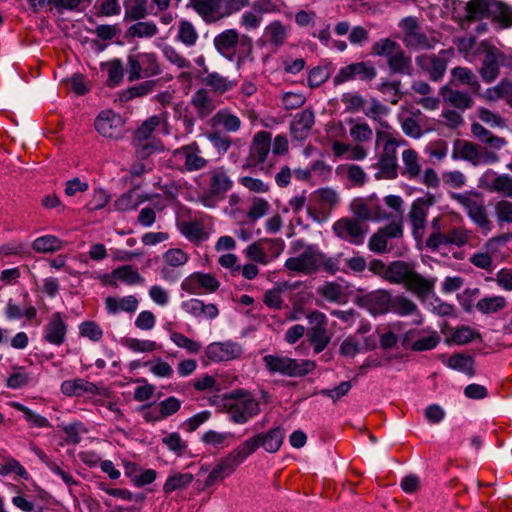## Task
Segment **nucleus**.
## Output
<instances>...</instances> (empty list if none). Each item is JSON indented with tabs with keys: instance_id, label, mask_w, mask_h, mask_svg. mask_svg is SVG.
<instances>
[{
	"instance_id": "39",
	"label": "nucleus",
	"mask_w": 512,
	"mask_h": 512,
	"mask_svg": "<svg viewBox=\"0 0 512 512\" xmlns=\"http://www.w3.org/2000/svg\"><path fill=\"white\" fill-rule=\"evenodd\" d=\"M123 5L126 22L139 21L148 15L147 0H125Z\"/></svg>"
},
{
	"instance_id": "29",
	"label": "nucleus",
	"mask_w": 512,
	"mask_h": 512,
	"mask_svg": "<svg viewBox=\"0 0 512 512\" xmlns=\"http://www.w3.org/2000/svg\"><path fill=\"white\" fill-rule=\"evenodd\" d=\"M238 43L239 34L235 29L225 30L214 38V45L217 51L230 59Z\"/></svg>"
},
{
	"instance_id": "23",
	"label": "nucleus",
	"mask_w": 512,
	"mask_h": 512,
	"mask_svg": "<svg viewBox=\"0 0 512 512\" xmlns=\"http://www.w3.org/2000/svg\"><path fill=\"white\" fill-rule=\"evenodd\" d=\"M498 0H470L466 3V19L476 21L484 18L491 19V13L498 9Z\"/></svg>"
},
{
	"instance_id": "27",
	"label": "nucleus",
	"mask_w": 512,
	"mask_h": 512,
	"mask_svg": "<svg viewBox=\"0 0 512 512\" xmlns=\"http://www.w3.org/2000/svg\"><path fill=\"white\" fill-rule=\"evenodd\" d=\"M351 209L355 217L353 219L365 224V222L386 217L382 209L375 205L370 206L368 202L363 199H355L351 204Z\"/></svg>"
},
{
	"instance_id": "21",
	"label": "nucleus",
	"mask_w": 512,
	"mask_h": 512,
	"mask_svg": "<svg viewBox=\"0 0 512 512\" xmlns=\"http://www.w3.org/2000/svg\"><path fill=\"white\" fill-rule=\"evenodd\" d=\"M314 122V113L310 109H305L296 114L290 125V132L293 139L298 141L305 140L309 136Z\"/></svg>"
},
{
	"instance_id": "47",
	"label": "nucleus",
	"mask_w": 512,
	"mask_h": 512,
	"mask_svg": "<svg viewBox=\"0 0 512 512\" xmlns=\"http://www.w3.org/2000/svg\"><path fill=\"white\" fill-rule=\"evenodd\" d=\"M193 479L194 477L191 473H174L167 478L163 491L166 494H170L176 490L185 489L191 484Z\"/></svg>"
},
{
	"instance_id": "7",
	"label": "nucleus",
	"mask_w": 512,
	"mask_h": 512,
	"mask_svg": "<svg viewBox=\"0 0 512 512\" xmlns=\"http://www.w3.org/2000/svg\"><path fill=\"white\" fill-rule=\"evenodd\" d=\"M452 158L454 160L462 159L470 162L474 166L482 163H493L498 160V156L485 147L474 142L456 139L453 143Z\"/></svg>"
},
{
	"instance_id": "45",
	"label": "nucleus",
	"mask_w": 512,
	"mask_h": 512,
	"mask_svg": "<svg viewBox=\"0 0 512 512\" xmlns=\"http://www.w3.org/2000/svg\"><path fill=\"white\" fill-rule=\"evenodd\" d=\"M390 312L400 316H408L417 313L418 307L411 299L404 295H392Z\"/></svg>"
},
{
	"instance_id": "34",
	"label": "nucleus",
	"mask_w": 512,
	"mask_h": 512,
	"mask_svg": "<svg viewBox=\"0 0 512 512\" xmlns=\"http://www.w3.org/2000/svg\"><path fill=\"white\" fill-rule=\"evenodd\" d=\"M182 308L194 317L205 316L213 319L218 315V308L214 304H204L199 299H190L182 303Z\"/></svg>"
},
{
	"instance_id": "56",
	"label": "nucleus",
	"mask_w": 512,
	"mask_h": 512,
	"mask_svg": "<svg viewBox=\"0 0 512 512\" xmlns=\"http://www.w3.org/2000/svg\"><path fill=\"white\" fill-rule=\"evenodd\" d=\"M61 240L53 235H46L37 238L33 244L32 248L37 252L48 253L54 252L61 248Z\"/></svg>"
},
{
	"instance_id": "14",
	"label": "nucleus",
	"mask_w": 512,
	"mask_h": 512,
	"mask_svg": "<svg viewBox=\"0 0 512 512\" xmlns=\"http://www.w3.org/2000/svg\"><path fill=\"white\" fill-rule=\"evenodd\" d=\"M310 323L313 326L309 329L307 336L315 354L322 352L330 343L331 337L327 332V319L324 313L320 311H313L308 316Z\"/></svg>"
},
{
	"instance_id": "30",
	"label": "nucleus",
	"mask_w": 512,
	"mask_h": 512,
	"mask_svg": "<svg viewBox=\"0 0 512 512\" xmlns=\"http://www.w3.org/2000/svg\"><path fill=\"white\" fill-rule=\"evenodd\" d=\"M111 277L113 279L106 281L105 283L114 288H118L116 280L125 282L128 285L141 284L144 282V278L131 265H124L114 269L111 272Z\"/></svg>"
},
{
	"instance_id": "35",
	"label": "nucleus",
	"mask_w": 512,
	"mask_h": 512,
	"mask_svg": "<svg viewBox=\"0 0 512 512\" xmlns=\"http://www.w3.org/2000/svg\"><path fill=\"white\" fill-rule=\"evenodd\" d=\"M258 440L259 439L255 434L253 437L248 438L237 448L228 453V456L237 467L243 463L250 455L257 451L258 448H260Z\"/></svg>"
},
{
	"instance_id": "13",
	"label": "nucleus",
	"mask_w": 512,
	"mask_h": 512,
	"mask_svg": "<svg viewBox=\"0 0 512 512\" xmlns=\"http://www.w3.org/2000/svg\"><path fill=\"white\" fill-rule=\"evenodd\" d=\"M271 140L272 135L270 132H257L252 139L251 145L249 147V155L243 167L254 168L260 165V169L263 170V164L266 161L271 149Z\"/></svg>"
},
{
	"instance_id": "3",
	"label": "nucleus",
	"mask_w": 512,
	"mask_h": 512,
	"mask_svg": "<svg viewBox=\"0 0 512 512\" xmlns=\"http://www.w3.org/2000/svg\"><path fill=\"white\" fill-rule=\"evenodd\" d=\"M221 401H224V406L228 408L230 420L236 424H245L259 413L258 401L244 389H237L222 399L219 395L210 398L213 405H218Z\"/></svg>"
},
{
	"instance_id": "48",
	"label": "nucleus",
	"mask_w": 512,
	"mask_h": 512,
	"mask_svg": "<svg viewBox=\"0 0 512 512\" xmlns=\"http://www.w3.org/2000/svg\"><path fill=\"white\" fill-rule=\"evenodd\" d=\"M342 257V253L337 254L336 256L330 257L326 254L316 250V266L317 272L319 270H323L330 275H335L338 271H340V258Z\"/></svg>"
},
{
	"instance_id": "22",
	"label": "nucleus",
	"mask_w": 512,
	"mask_h": 512,
	"mask_svg": "<svg viewBox=\"0 0 512 512\" xmlns=\"http://www.w3.org/2000/svg\"><path fill=\"white\" fill-rule=\"evenodd\" d=\"M193 9L207 23H214L225 17L222 14V0H190Z\"/></svg>"
},
{
	"instance_id": "28",
	"label": "nucleus",
	"mask_w": 512,
	"mask_h": 512,
	"mask_svg": "<svg viewBox=\"0 0 512 512\" xmlns=\"http://www.w3.org/2000/svg\"><path fill=\"white\" fill-rule=\"evenodd\" d=\"M196 285L213 293L218 290L220 283L212 274L197 272L191 275L188 282L182 284V288L189 293H195Z\"/></svg>"
},
{
	"instance_id": "31",
	"label": "nucleus",
	"mask_w": 512,
	"mask_h": 512,
	"mask_svg": "<svg viewBox=\"0 0 512 512\" xmlns=\"http://www.w3.org/2000/svg\"><path fill=\"white\" fill-rule=\"evenodd\" d=\"M256 436L259 439L260 447L268 453H275L283 443L285 432L281 427H275L267 432L257 433Z\"/></svg>"
},
{
	"instance_id": "2",
	"label": "nucleus",
	"mask_w": 512,
	"mask_h": 512,
	"mask_svg": "<svg viewBox=\"0 0 512 512\" xmlns=\"http://www.w3.org/2000/svg\"><path fill=\"white\" fill-rule=\"evenodd\" d=\"M370 54L386 59L387 67L392 74L412 76L414 72L410 55L401 45L391 38H381L371 46Z\"/></svg>"
},
{
	"instance_id": "55",
	"label": "nucleus",
	"mask_w": 512,
	"mask_h": 512,
	"mask_svg": "<svg viewBox=\"0 0 512 512\" xmlns=\"http://www.w3.org/2000/svg\"><path fill=\"white\" fill-rule=\"evenodd\" d=\"M341 101L345 105V111L350 113L363 110L366 105V100L357 91L343 93Z\"/></svg>"
},
{
	"instance_id": "20",
	"label": "nucleus",
	"mask_w": 512,
	"mask_h": 512,
	"mask_svg": "<svg viewBox=\"0 0 512 512\" xmlns=\"http://www.w3.org/2000/svg\"><path fill=\"white\" fill-rule=\"evenodd\" d=\"M241 347L234 342H214L208 345L206 357L214 362L229 361L240 356Z\"/></svg>"
},
{
	"instance_id": "32",
	"label": "nucleus",
	"mask_w": 512,
	"mask_h": 512,
	"mask_svg": "<svg viewBox=\"0 0 512 512\" xmlns=\"http://www.w3.org/2000/svg\"><path fill=\"white\" fill-rule=\"evenodd\" d=\"M191 105L200 119L208 117L216 108L214 101L206 89H198L192 96Z\"/></svg>"
},
{
	"instance_id": "9",
	"label": "nucleus",
	"mask_w": 512,
	"mask_h": 512,
	"mask_svg": "<svg viewBox=\"0 0 512 512\" xmlns=\"http://www.w3.org/2000/svg\"><path fill=\"white\" fill-rule=\"evenodd\" d=\"M453 48L441 50L438 55L435 54H423L415 58L418 67L425 72L431 81H440L448 65L449 57L453 56Z\"/></svg>"
},
{
	"instance_id": "53",
	"label": "nucleus",
	"mask_w": 512,
	"mask_h": 512,
	"mask_svg": "<svg viewBox=\"0 0 512 512\" xmlns=\"http://www.w3.org/2000/svg\"><path fill=\"white\" fill-rule=\"evenodd\" d=\"M158 34V27L153 22L137 21L127 29V35L137 38H151Z\"/></svg>"
},
{
	"instance_id": "61",
	"label": "nucleus",
	"mask_w": 512,
	"mask_h": 512,
	"mask_svg": "<svg viewBox=\"0 0 512 512\" xmlns=\"http://www.w3.org/2000/svg\"><path fill=\"white\" fill-rule=\"evenodd\" d=\"M488 189L505 197H512V177L509 175H499L489 184Z\"/></svg>"
},
{
	"instance_id": "44",
	"label": "nucleus",
	"mask_w": 512,
	"mask_h": 512,
	"mask_svg": "<svg viewBox=\"0 0 512 512\" xmlns=\"http://www.w3.org/2000/svg\"><path fill=\"white\" fill-rule=\"evenodd\" d=\"M427 212L412 204L408 217L412 226V234L416 240L422 239L425 233Z\"/></svg>"
},
{
	"instance_id": "15",
	"label": "nucleus",
	"mask_w": 512,
	"mask_h": 512,
	"mask_svg": "<svg viewBox=\"0 0 512 512\" xmlns=\"http://www.w3.org/2000/svg\"><path fill=\"white\" fill-rule=\"evenodd\" d=\"M332 228L337 237L355 245L363 243L368 230L367 225L350 217L337 220Z\"/></svg>"
},
{
	"instance_id": "38",
	"label": "nucleus",
	"mask_w": 512,
	"mask_h": 512,
	"mask_svg": "<svg viewBox=\"0 0 512 512\" xmlns=\"http://www.w3.org/2000/svg\"><path fill=\"white\" fill-rule=\"evenodd\" d=\"M471 133L480 142L486 144L492 149L499 150L506 144L504 138L493 135L488 129L478 122L471 124Z\"/></svg>"
},
{
	"instance_id": "52",
	"label": "nucleus",
	"mask_w": 512,
	"mask_h": 512,
	"mask_svg": "<svg viewBox=\"0 0 512 512\" xmlns=\"http://www.w3.org/2000/svg\"><path fill=\"white\" fill-rule=\"evenodd\" d=\"M202 83L219 94H223L233 87L231 81L216 72L208 73L207 76L202 79Z\"/></svg>"
},
{
	"instance_id": "11",
	"label": "nucleus",
	"mask_w": 512,
	"mask_h": 512,
	"mask_svg": "<svg viewBox=\"0 0 512 512\" xmlns=\"http://www.w3.org/2000/svg\"><path fill=\"white\" fill-rule=\"evenodd\" d=\"M451 197L465 208L469 217L483 232L487 233L492 230V222L489 220L482 202L471 198L467 193H452Z\"/></svg>"
},
{
	"instance_id": "43",
	"label": "nucleus",
	"mask_w": 512,
	"mask_h": 512,
	"mask_svg": "<svg viewBox=\"0 0 512 512\" xmlns=\"http://www.w3.org/2000/svg\"><path fill=\"white\" fill-rule=\"evenodd\" d=\"M160 117L157 115L151 116L145 120L134 132L132 142L152 141L158 140L153 137V133L160 124Z\"/></svg>"
},
{
	"instance_id": "51",
	"label": "nucleus",
	"mask_w": 512,
	"mask_h": 512,
	"mask_svg": "<svg viewBox=\"0 0 512 512\" xmlns=\"http://www.w3.org/2000/svg\"><path fill=\"white\" fill-rule=\"evenodd\" d=\"M506 305L507 302L503 296H492L479 300L476 308L483 314H492L504 309Z\"/></svg>"
},
{
	"instance_id": "36",
	"label": "nucleus",
	"mask_w": 512,
	"mask_h": 512,
	"mask_svg": "<svg viewBox=\"0 0 512 512\" xmlns=\"http://www.w3.org/2000/svg\"><path fill=\"white\" fill-rule=\"evenodd\" d=\"M403 168L402 176L412 180L421 174V164L419 162L418 153L413 149H406L402 152Z\"/></svg>"
},
{
	"instance_id": "4",
	"label": "nucleus",
	"mask_w": 512,
	"mask_h": 512,
	"mask_svg": "<svg viewBox=\"0 0 512 512\" xmlns=\"http://www.w3.org/2000/svg\"><path fill=\"white\" fill-rule=\"evenodd\" d=\"M263 363L270 373H279L289 377H301L315 369L311 360H297L281 355H266Z\"/></svg>"
},
{
	"instance_id": "10",
	"label": "nucleus",
	"mask_w": 512,
	"mask_h": 512,
	"mask_svg": "<svg viewBox=\"0 0 512 512\" xmlns=\"http://www.w3.org/2000/svg\"><path fill=\"white\" fill-rule=\"evenodd\" d=\"M376 76V67L370 60L359 61L340 68L333 78V83L335 86H338L354 80L371 82L376 78Z\"/></svg>"
},
{
	"instance_id": "16",
	"label": "nucleus",
	"mask_w": 512,
	"mask_h": 512,
	"mask_svg": "<svg viewBox=\"0 0 512 512\" xmlns=\"http://www.w3.org/2000/svg\"><path fill=\"white\" fill-rule=\"evenodd\" d=\"M393 141H388L383 145V150L379 155L377 166L379 170L375 173L377 180H393L398 177L397 147Z\"/></svg>"
},
{
	"instance_id": "60",
	"label": "nucleus",
	"mask_w": 512,
	"mask_h": 512,
	"mask_svg": "<svg viewBox=\"0 0 512 512\" xmlns=\"http://www.w3.org/2000/svg\"><path fill=\"white\" fill-rule=\"evenodd\" d=\"M499 7L492 11L491 19L499 23L501 28L512 26V8L498 0Z\"/></svg>"
},
{
	"instance_id": "54",
	"label": "nucleus",
	"mask_w": 512,
	"mask_h": 512,
	"mask_svg": "<svg viewBox=\"0 0 512 512\" xmlns=\"http://www.w3.org/2000/svg\"><path fill=\"white\" fill-rule=\"evenodd\" d=\"M205 136L220 155L225 154L232 145L231 138L220 130L207 132Z\"/></svg>"
},
{
	"instance_id": "19",
	"label": "nucleus",
	"mask_w": 512,
	"mask_h": 512,
	"mask_svg": "<svg viewBox=\"0 0 512 512\" xmlns=\"http://www.w3.org/2000/svg\"><path fill=\"white\" fill-rule=\"evenodd\" d=\"M316 261V249L307 246L299 256L288 258L285 261V267L293 272L311 275L317 272Z\"/></svg>"
},
{
	"instance_id": "40",
	"label": "nucleus",
	"mask_w": 512,
	"mask_h": 512,
	"mask_svg": "<svg viewBox=\"0 0 512 512\" xmlns=\"http://www.w3.org/2000/svg\"><path fill=\"white\" fill-rule=\"evenodd\" d=\"M105 305L108 313L110 314H116L119 311L132 313L138 307V300L133 295H129L121 299L110 296L105 299Z\"/></svg>"
},
{
	"instance_id": "59",
	"label": "nucleus",
	"mask_w": 512,
	"mask_h": 512,
	"mask_svg": "<svg viewBox=\"0 0 512 512\" xmlns=\"http://www.w3.org/2000/svg\"><path fill=\"white\" fill-rule=\"evenodd\" d=\"M162 443L178 456H182L188 448L186 441L181 438L178 432L168 433L162 438Z\"/></svg>"
},
{
	"instance_id": "8",
	"label": "nucleus",
	"mask_w": 512,
	"mask_h": 512,
	"mask_svg": "<svg viewBox=\"0 0 512 512\" xmlns=\"http://www.w3.org/2000/svg\"><path fill=\"white\" fill-rule=\"evenodd\" d=\"M440 339L441 337L437 331L413 328L401 336L400 343L405 350L423 352L434 349L439 344Z\"/></svg>"
},
{
	"instance_id": "46",
	"label": "nucleus",
	"mask_w": 512,
	"mask_h": 512,
	"mask_svg": "<svg viewBox=\"0 0 512 512\" xmlns=\"http://www.w3.org/2000/svg\"><path fill=\"white\" fill-rule=\"evenodd\" d=\"M157 85L156 80H148L136 86L130 87L120 93L119 99L121 102H127L136 97H142L151 93Z\"/></svg>"
},
{
	"instance_id": "63",
	"label": "nucleus",
	"mask_w": 512,
	"mask_h": 512,
	"mask_svg": "<svg viewBox=\"0 0 512 512\" xmlns=\"http://www.w3.org/2000/svg\"><path fill=\"white\" fill-rule=\"evenodd\" d=\"M345 171L346 176L355 186H363L366 181V173L364 170L355 164L342 165L337 168V172Z\"/></svg>"
},
{
	"instance_id": "49",
	"label": "nucleus",
	"mask_w": 512,
	"mask_h": 512,
	"mask_svg": "<svg viewBox=\"0 0 512 512\" xmlns=\"http://www.w3.org/2000/svg\"><path fill=\"white\" fill-rule=\"evenodd\" d=\"M135 155L140 160H145L156 152L164 150L161 140L132 142Z\"/></svg>"
},
{
	"instance_id": "58",
	"label": "nucleus",
	"mask_w": 512,
	"mask_h": 512,
	"mask_svg": "<svg viewBox=\"0 0 512 512\" xmlns=\"http://www.w3.org/2000/svg\"><path fill=\"white\" fill-rule=\"evenodd\" d=\"M233 434L229 432H217L214 430H208L201 436V441L205 445H209L215 448H222L227 446L228 438L232 437Z\"/></svg>"
},
{
	"instance_id": "17",
	"label": "nucleus",
	"mask_w": 512,
	"mask_h": 512,
	"mask_svg": "<svg viewBox=\"0 0 512 512\" xmlns=\"http://www.w3.org/2000/svg\"><path fill=\"white\" fill-rule=\"evenodd\" d=\"M124 124V119L112 110L101 111L94 121L97 132L103 137L112 139L123 136Z\"/></svg>"
},
{
	"instance_id": "41",
	"label": "nucleus",
	"mask_w": 512,
	"mask_h": 512,
	"mask_svg": "<svg viewBox=\"0 0 512 512\" xmlns=\"http://www.w3.org/2000/svg\"><path fill=\"white\" fill-rule=\"evenodd\" d=\"M11 407L15 408L16 410L22 412L24 419L29 424V427L31 428H50L51 424L48 421V419L32 409L26 407L20 402L11 401L8 403Z\"/></svg>"
},
{
	"instance_id": "25",
	"label": "nucleus",
	"mask_w": 512,
	"mask_h": 512,
	"mask_svg": "<svg viewBox=\"0 0 512 512\" xmlns=\"http://www.w3.org/2000/svg\"><path fill=\"white\" fill-rule=\"evenodd\" d=\"M439 92L445 103L457 109H469L474 104L469 94L453 89V86L450 84L442 86Z\"/></svg>"
},
{
	"instance_id": "50",
	"label": "nucleus",
	"mask_w": 512,
	"mask_h": 512,
	"mask_svg": "<svg viewBox=\"0 0 512 512\" xmlns=\"http://www.w3.org/2000/svg\"><path fill=\"white\" fill-rule=\"evenodd\" d=\"M198 33L188 20H181L178 25L177 40L187 47L194 46L198 40Z\"/></svg>"
},
{
	"instance_id": "24",
	"label": "nucleus",
	"mask_w": 512,
	"mask_h": 512,
	"mask_svg": "<svg viewBox=\"0 0 512 512\" xmlns=\"http://www.w3.org/2000/svg\"><path fill=\"white\" fill-rule=\"evenodd\" d=\"M210 196H223L233 185L232 180L223 167H217L208 172Z\"/></svg>"
},
{
	"instance_id": "42",
	"label": "nucleus",
	"mask_w": 512,
	"mask_h": 512,
	"mask_svg": "<svg viewBox=\"0 0 512 512\" xmlns=\"http://www.w3.org/2000/svg\"><path fill=\"white\" fill-rule=\"evenodd\" d=\"M452 79L448 83L451 86L457 87L459 84H467L473 90L477 91L480 88V84L474 75V73L466 67H455L451 70Z\"/></svg>"
},
{
	"instance_id": "37",
	"label": "nucleus",
	"mask_w": 512,
	"mask_h": 512,
	"mask_svg": "<svg viewBox=\"0 0 512 512\" xmlns=\"http://www.w3.org/2000/svg\"><path fill=\"white\" fill-rule=\"evenodd\" d=\"M198 146L196 143L185 145L175 151V154L182 153L185 156V168L188 171H196L204 168L207 165V160L199 156Z\"/></svg>"
},
{
	"instance_id": "1",
	"label": "nucleus",
	"mask_w": 512,
	"mask_h": 512,
	"mask_svg": "<svg viewBox=\"0 0 512 512\" xmlns=\"http://www.w3.org/2000/svg\"><path fill=\"white\" fill-rule=\"evenodd\" d=\"M367 267L371 273L391 284H402L421 300H425L434 290L435 279L425 278L418 273L414 262L394 260L386 265L381 259L374 258Z\"/></svg>"
},
{
	"instance_id": "33",
	"label": "nucleus",
	"mask_w": 512,
	"mask_h": 512,
	"mask_svg": "<svg viewBox=\"0 0 512 512\" xmlns=\"http://www.w3.org/2000/svg\"><path fill=\"white\" fill-rule=\"evenodd\" d=\"M210 124L213 128L222 126L226 132H237L241 127V120L238 116L223 109L211 117Z\"/></svg>"
},
{
	"instance_id": "62",
	"label": "nucleus",
	"mask_w": 512,
	"mask_h": 512,
	"mask_svg": "<svg viewBox=\"0 0 512 512\" xmlns=\"http://www.w3.org/2000/svg\"><path fill=\"white\" fill-rule=\"evenodd\" d=\"M63 432L65 434V442L69 445H76L80 443L81 435L85 434L87 429L84 427L83 423L75 422L64 426Z\"/></svg>"
},
{
	"instance_id": "26",
	"label": "nucleus",
	"mask_w": 512,
	"mask_h": 512,
	"mask_svg": "<svg viewBox=\"0 0 512 512\" xmlns=\"http://www.w3.org/2000/svg\"><path fill=\"white\" fill-rule=\"evenodd\" d=\"M66 332L67 327L62 319V315L60 312H56L45 326L44 339L51 344L61 345L64 342Z\"/></svg>"
},
{
	"instance_id": "5",
	"label": "nucleus",
	"mask_w": 512,
	"mask_h": 512,
	"mask_svg": "<svg viewBox=\"0 0 512 512\" xmlns=\"http://www.w3.org/2000/svg\"><path fill=\"white\" fill-rule=\"evenodd\" d=\"M481 49L483 58L479 74L484 82L491 83L499 76L501 66L511 65L512 57L486 42L481 44Z\"/></svg>"
},
{
	"instance_id": "64",
	"label": "nucleus",
	"mask_w": 512,
	"mask_h": 512,
	"mask_svg": "<svg viewBox=\"0 0 512 512\" xmlns=\"http://www.w3.org/2000/svg\"><path fill=\"white\" fill-rule=\"evenodd\" d=\"M388 238L385 237L378 230L370 237L368 242V248L370 251L376 254H385L392 250V247L388 246Z\"/></svg>"
},
{
	"instance_id": "12",
	"label": "nucleus",
	"mask_w": 512,
	"mask_h": 512,
	"mask_svg": "<svg viewBox=\"0 0 512 512\" xmlns=\"http://www.w3.org/2000/svg\"><path fill=\"white\" fill-rule=\"evenodd\" d=\"M392 294L386 289L374 290L355 297V303L373 315H383L391 310Z\"/></svg>"
},
{
	"instance_id": "57",
	"label": "nucleus",
	"mask_w": 512,
	"mask_h": 512,
	"mask_svg": "<svg viewBox=\"0 0 512 512\" xmlns=\"http://www.w3.org/2000/svg\"><path fill=\"white\" fill-rule=\"evenodd\" d=\"M449 367L460 370L468 375H473V359L470 355L457 353L453 354L448 359Z\"/></svg>"
},
{
	"instance_id": "6",
	"label": "nucleus",
	"mask_w": 512,
	"mask_h": 512,
	"mask_svg": "<svg viewBox=\"0 0 512 512\" xmlns=\"http://www.w3.org/2000/svg\"><path fill=\"white\" fill-rule=\"evenodd\" d=\"M403 31L402 41L411 50H431L439 42L435 36H428L415 17L409 16L400 22Z\"/></svg>"
},
{
	"instance_id": "18",
	"label": "nucleus",
	"mask_w": 512,
	"mask_h": 512,
	"mask_svg": "<svg viewBox=\"0 0 512 512\" xmlns=\"http://www.w3.org/2000/svg\"><path fill=\"white\" fill-rule=\"evenodd\" d=\"M236 468L237 466L230 459V457L228 455L225 456L216 464V466L209 472L204 480L197 478V489L203 491L212 487L217 482L222 481L231 475L236 470Z\"/></svg>"
}]
</instances>
